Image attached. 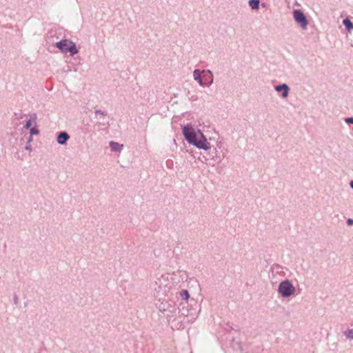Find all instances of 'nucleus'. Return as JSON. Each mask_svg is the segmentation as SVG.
<instances>
[{
  "label": "nucleus",
  "mask_w": 353,
  "mask_h": 353,
  "mask_svg": "<svg viewBox=\"0 0 353 353\" xmlns=\"http://www.w3.org/2000/svg\"><path fill=\"white\" fill-rule=\"evenodd\" d=\"M181 130L184 139L188 144L205 151L210 149V143L208 141L202 131L196 128L192 123L182 125Z\"/></svg>",
  "instance_id": "nucleus-1"
},
{
  "label": "nucleus",
  "mask_w": 353,
  "mask_h": 353,
  "mask_svg": "<svg viewBox=\"0 0 353 353\" xmlns=\"http://www.w3.org/2000/svg\"><path fill=\"white\" fill-rule=\"evenodd\" d=\"M54 46L57 48L62 53H69L70 56L73 57L79 52V48L73 41L68 39H62L55 43Z\"/></svg>",
  "instance_id": "nucleus-2"
},
{
  "label": "nucleus",
  "mask_w": 353,
  "mask_h": 353,
  "mask_svg": "<svg viewBox=\"0 0 353 353\" xmlns=\"http://www.w3.org/2000/svg\"><path fill=\"white\" fill-rule=\"evenodd\" d=\"M277 291L281 297L289 298L295 294L296 289L292 281L286 279L279 283Z\"/></svg>",
  "instance_id": "nucleus-3"
},
{
  "label": "nucleus",
  "mask_w": 353,
  "mask_h": 353,
  "mask_svg": "<svg viewBox=\"0 0 353 353\" xmlns=\"http://www.w3.org/2000/svg\"><path fill=\"white\" fill-rule=\"evenodd\" d=\"M292 14L296 23L303 30H306L309 24V20L303 11L300 9H294Z\"/></svg>",
  "instance_id": "nucleus-4"
},
{
  "label": "nucleus",
  "mask_w": 353,
  "mask_h": 353,
  "mask_svg": "<svg viewBox=\"0 0 353 353\" xmlns=\"http://www.w3.org/2000/svg\"><path fill=\"white\" fill-rule=\"evenodd\" d=\"M157 307L161 312L168 311L170 313H172L176 311L175 305H173V302L170 301H165L161 302Z\"/></svg>",
  "instance_id": "nucleus-5"
},
{
  "label": "nucleus",
  "mask_w": 353,
  "mask_h": 353,
  "mask_svg": "<svg viewBox=\"0 0 353 353\" xmlns=\"http://www.w3.org/2000/svg\"><path fill=\"white\" fill-rule=\"evenodd\" d=\"M290 87L286 83H279L274 86V90L281 93V97L285 99L289 96Z\"/></svg>",
  "instance_id": "nucleus-6"
},
{
  "label": "nucleus",
  "mask_w": 353,
  "mask_h": 353,
  "mask_svg": "<svg viewBox=\"0 0 353 353\" xmlns=\"http://www.w3.org/2000/svg\"><path fill=\"white\" fill-rule=\"evenodd\" d=\"M203 74H202V80L204 83L205 87H209L213 83L214 75L211 70H203Z\"/></svg>",
  "instance_id": "nucleus-7"
},
{
  "label": "nucleus",
  "mask_w": 353,
  "mask_h": 353,
  "mask_svg": "<svg viewBox=\"0 0 353 353\" xmlns=\"http://www.w3.org/2000/svg\"><path fill=\"white\" fill-rule=\"evenodd\" d=\"M70 139V136L66 131H61L57 133V142L61 145L67 144L68 141Z\"/></svg>",
  "instance_id": "nucleus-8"
},
{
  "label": "nucleus",
  "mask_w": 353,
  "mask_h": 353,
  "mask_svg": "<svg viewBox=\"0 0 353 353\" xmlns=\"http://www.w3.org/2000/svg\"><path fill=\"white\" fill-rule=\"evenodd\" d=\"M193 304L195 305L196 306L197 305V303L195 301V300L194 299H192L190 300V302L188 301V303H187V305H188V311L190 313V312H191V314H189V316H192L193 319H195L194 316H196V317L198 316V314L199 312V310H197L196 307L194 308L193 307Z\"/></svg>",
  "instance_id": "nucleus-9"
},
{
  "label": "nucleus",
  "mask_w": 353,
  "mask_h": 353,
  "mask_svg": "<svg viewBox=\"0 0 353 353\" xmlns=\"http://www.w3.org/2000/svg\"><path fill=\"white\" fill-rule=\"evenodd\" d=\"M203 70L194 69L193 71V78L195 81H196L200 86L205 88L204 83L202 80V74H203Z\"/></svg>",
  "instance_id": "nucleus-10"
},
{
  "label": "nucleus",
  "mask_w": 353,
  "mask_h": 353,
  "mask_svg": "<svg viewBox=\"0 0 353 353\" xmlns=\"http://www.w3.org/2000/svg\"><path fill=\"white\" fill-rule=\"evenodd\" d=\"M37 113H33L30 115V118L28 119L26 121V123L24 124L23 128L25 130H29L32 127H33L34 125L37 124Z\"/></svg>",
  "instance_id": "nucleus-11"
},
{
  "label": "nucleus",
  "mask_w": 353,
  "mask_h": 353,
  "mask_svg": "<svg viewBox=\"0 0 353 353\" xmlns=\"http://www.w3.org/2000/svg\"><path fill=\"white\" fill-rule=\"evenodd\" d=\"M208 150H209V152H208V155L209 156V157L207 158L205 157H203L206 161L209 160V159H212V160H214V161H215L216 163H219L221 161V157L218 155L217 150L216 148H213L212 150H211V148H210Z\"/></svg>",
  "instance_id": "nucleus-12"
},
{
  "label": "nucleus",
  "mask_w": 353,
  "mask_h": 353,
  "mask_svg": "<svg viewBox=\"0 0 353 353\" xmlns=\"http://www.w3.org/2000/svg\"><path fill=\"white\" fill-rule=\"evenodd\" d=\"M109 145L110 147L111 151L114 152H120L123 148V144L119 143L114 141H110L109 142Z\"/></svg>",
  "instance_id": "nucleus-13"
},
{
  "label": "nucleus",
  "mask_w": 353,
  "mask_h": 353,
  "mask_svg": "<svg viewBox=\"0 0 353 353\" xmlns=\"http://www.w3.org/2000/svg\"><path fill=\"white\" fill-rule=\"evenodd\" d=\"M188 305L185 302H181L178 307L179 312L181 314V315L185 316H188L190 312L188 311Z\"/></svg>",
  "instance_id": "nucleus-14"
},
{
  "label": "nucleus",
  "mask_w": 353,
  "mask_h": 353,
  "mask_svg": "<svg viewBox=\"0 0 353 353\" xmlns=\"http://www.w3.org/2000/svg\"><path fill=\"white\" fill-rule=\"evenodd\" d=\"M342 23L348 32H351L353 30V22L349 18L344 19Z\"/></svg>",
  "instance_id": "nucleus-15"
},
{
  "label": "nucleus",
  "mask_w": 353,
  "mask_h": 353,
  "mask_svg": "<svg viewBox=\"0 0 353 353\" xmlns=\"http://www.w3.org/2000/svg\"><path fill=\"white\" fill-rule=\"evenodd\" d=\"M179 296L181 298V300L185 302V303H188L190 301V294L188 290H181L179 292Z\"/></svg>",
  "instance_id": "nucleus-16"
},
{
  "label": "nucleus",
  "mask_w": 353,
  "mask_h": 353,
  "mask_svg": "<svg viewBox=\"0 0 353 353\" xmlns=\"http://www.w3.org/2000/svg\"><path fill=\"white\" fill-rule=\"evenodd\" d=\"M248 5L252 10L257 11L260 8V0H249Z\"/></svg>",
  "instance_id": "nucleus-17"
},
{
  "label": "nucleus",
  "mask_w": 353,
  "mask_h": 353,
  "mask_svg": "<svg viewBox=\"0 0 353 353\" xmlns=\"http://www.w3.org/2000/svg\"><path fill=\"white\" fill-rule=\"evenodd\" d=\"M29 134H30L31 136L38 135L40 132L37 124L34 125L33 127L29 129Z\"/></svg>",
  "instance_id": "nucleus-18"
},
{
  "label": "nucleus",
  "mask_w": 353,
  "mask_h": 353,
  "mask_svg": "<svg viewBox=\"0 0 353 353\" xmlns=\"http://www.w3.org/2000/svg\"><path fill=\"white\" fill-rule=\"evenodd\" d=\"M344 335L347 339L350 340H353V329H347L346 331L343 332Z\"/></svg>",
  "instance_id": "nucleus-19"
},
{
  "label": "nucleus",
  "mask_w": 353,
  "mask_h": 353,
  "mask_svg": "<svg viewBox=\"0 0 353 353\" xmlns=\"http://www.w3.org/2000/svg\"><path fill=\"white\" fill-rule=\"evenodd\" d=\"M94 113H95L96 115L100 114V115H103L104 116V115L107 114V112L102 111L101 110H95Z\"/></svg>",
  "instance_id": "nucleus-20"
},
{
  "label": "nucleus",
  "mask_w": 353,
  "mask_h": 353,
  "mask_svg": "<svg viewBox=\"0 0 353 353\" xmlns=\"http://www.w3.org/2000/svg\"><path fill=\"white\" fill-rule=\"evenodd\" d=\"M25 148V150H26L32 151V145H31V143H27V142H26V145H25V148Z\"/></svg>",
  "instance_id": "nucleus-21"
},
{
  "label": "nucleus",
  "mask_w": 353,
  "mask_h": 353,
  "mask_svg": "<svg viewBox=\"0 0 353 353\" xmlns=\"http://www.w3.org/2000/svg\"><path fill=\"white\" fill-rule=\"evenodd\" d=\"M18 300H19L18 296L16 294H14L13 295V303H14V305H17Z\"/></svg>",
  "instance_id": "nucleus-22"
},
{
  "label": "nucleus",
  "mask_w": 353,
  "mask_h": 353,
  "mask_svg": "<svg viewBox=\"0 0 353 353\" xmlns=\"http://www.w3.org/2000/svg\"><path fill=\"white\" fill-rule=\"evenodd\" d=\"M14 115L19 117V119H22L23 117L26 116V114H23L21 111L19 112H15Z\"/></svg>",
  "instance_id": "nucleus-23"
},
{
  "label": "nucleus",
  "mask_w": 353,
  "mask_h": 353,
  "mask_svg": "<svg viewBox=\"0 0 353 353\" xmlns=\"http://www.w3.org/2000/svg\"><path fill=\"white\" fill-rule=\"evenodd\" d=\"M346 223L348 226L353 225V219H351V218L347 219Z\"/></svg>",
  "instance_id": "nucleus-24"
},
{
  "label": "nucleus",
  "mask_w": 353,
  "mask_h": 353,
  "mask_svg": "<svg viewBox=\"0 0 353 353\" xmlns=\"http://www.w3.org/2000/svg\"><path fill=\"white\" fill-rule=\"evenodd\" d=\"M274 268H276V269H281V268H282V267H281L280 265L277 264V263H274V264H273V265L271 267V270H272V271H273V270H274Z\"/></svg>",
  "instance_id": "nucleus-25"
},
{
  "label": "nucleus",
  "mask_w": 353,
  "mask_h": 353,
  "mask_svg": "<svg viewBox=\"0 0 353 353\" xmlns=\"http://www.w3.org/2000/svg\"><path fill=\"white\" fill-rule=\"evenodd\" d=\"M32 141H33V136H31V134H30L26 142L31 143V142Z\"/></svg>",
  "instance_id": "nucleus-26"
},
{
  "label": "nucleus",
  "mask_w": 353,
  "mask_h": 353,
  "mask_svg": "<svg viewBox=\"0 0 353 353\" xmlns=\"http://www.w3.org/2000/svg\"><path fill=\"white\" fill-rule=\"evenodd\" d=\"M350 187L351 188V189L353 190V180H351L350 181Z\"/></svg>",
  "instance_id": "nucleus-27"
},
{
  "label": "nucleus",
  "mask_w": 353,
  "mask_h": 353,
  "mask_svg": "<svg viewBox=\"0 0 353 353\" xmlns=\"http://www.w3.org/2000/svg\"><path fill=\"white\" fill-rule=\"evenodd\" d=\"M261 6L263 8H265V7H266V3H262L261 4Z\"/></svg>",
  "instance_id": "nucleus-28"
},
{
  "label": "nucleus",
  "mask_w": 353,
  "mask_h": 353,
  "mask_svg": "<svg viewBox=\"0 0 353 353\" xmlns=\"http://www.w3.org/2000/svg\"><path fill=\"white\" fill-rule=\"evenodd\" d=\"M170 163H172V161L170 160H168V161H166V163H167L168 165H170Z\"/></svg>",
  "instance_id": "nucleus-29"
},
{
  "label": "nucleus",
  "mask_w": 353,
  "mask_h": 353,
  "mask_svg": "<svg viewBox=\"0 0 353 353\" xmlns=\"http://www.w3.org/2000/svg\"><path fill=\"white\" fill-rule=\"evenodd\" d=\"M170 163H172V161L170 160H168V161H166V163H167L168 165H170Z\"/></svg>",
  "instance_id": "nucleus-30"
},
{
  "label": "nucleus",
  "mask_w": 353,
  "mask_h": 353,
  "mask_svg": "<svg viewBox=\"0 0 353 353\" xmlns=\"http://www.w3.org/2000/svg\"><path fill=\"white\" fill-rule=\"evenodd\" d=\"M27 305H28V303H27V302H26V303H24V305H25V306H27Z\"/></svg>",
  "instance_id": "nucleus-31"
}]
</instances>
